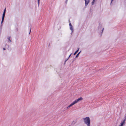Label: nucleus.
<instances>
[{"label":"nucleus","instance_id":"nucleus-11","mask_svg":"<svg viewBox=\"0 0 126 126\" xmlns=\"http://www.w3.org/2000/svg\"><path fill=\"white\" fill-rule=\"evenodd\" d=\"M31 28L30 29V32H29V34H30V32H31Z\"/></svg>","mask_w":126,"mask_h":126},{"label":"nucleus","instance_id":"nucleus-17","mask_svg":"<svg viewBox=\"0 0 126 126\" xmlns=\"http://www.w3.org/2000/svg\"><path fill=\"white\" fill-rule=\"evenodd\" d=\"M94 1H95V0H93V2H94Z\"/></svg>","mask_w":126,"mask_h":126},{"label":"nucleus","instance_id":"nucleus-6","mask_svg":"<svg viewBox=\"0 0 126 126\" xmlns=\"http://www.w3.org/2000/svg\"><path fill=\"white\" fill-rule=\"evenodd\" d=\"M79 50V49H78L74 53V55H75V54H76L78 52Z\"/></svg>","mask_w":126,"mask_h":126},{"label":"nucleus","instance_id":"nucleus-14","mask_svg":"<svg viewBox=\"0 0 126 126\" xmlns=\"http://www.w3.org/2000/svg\"><path fill=\"white\" fill-rule=\"evenodd\" d=\"M3 49L4 50H5V48H3Z\"/></svg>","mask_w":126,"mask_h":126},{"label":"nucleus","instance_id":"nucleus-10","mask_svg":"<svg viewBox=\"0 0 126 126\" xmlns=\"http://www.w3.org/2000/svg\"><path fill=\"white\" fill-rule=\"evenodd\" d=\"M79 56V55L78 54H77L76 56V57H78Z\"/></svg>","mask_w":126,"mask_h":126},{"label":"nucleus","instance_id":"nucleus-15","mask_svg":"<svg viewBox=\"0 0 126 126\" xmlns=\"http://www.w3.org/2000/svg\"><path fill=\"white\" fill-rule=\"evenodd\" d=\"M80 53V52H79L78 53V54L79 55V54Z\"/></svg>","mask_w":126,"mask_h":126},{"label":"nucleus","instance_id":"nucleus-8","mask_svg":"<svg viewBox=\"0 0 126 126\" xmlns=\"http://www.w3.org/2000/svg\"><path fill=\"white\" fill-rule=\"evenodd\" d=\"M38 0V5H39V3H40V0Z\"/></svg>","mask_w":126,"mask_h":126},{"label":"nucleus","instance_id":"nucleus-3","mask_svg":"<svg viewBox=\"0 0 126 126\" xmlns=\"http://www.w3.org/2000/svg\"><path fill=\"white\" fill-rule=\"evenodd\" d=\"M6 8H5V9H4V11L3 12V14L2 18V21H1V23H2L3 22V21H4V17L5 16V12H6Z\"/></svg>","mask_w":126,"mask_h":126},{"label":"nucleus","instance_id":"nucleus-16","mask_svg":"<svg viewBox=\"0 0 126 126\" xmlns=\"http://www.w3.org/2000/svg\"><path fill=\"white\" fill-rule=\"evenodd\" d=\"M113 0H111V3H112V1H113Z\"/></svg>","mask_w":126,"mask_h":126},{"label":"nucleus","instance_id":"nucleus-4","mask_svg":"<svg viewBox=\"0 0 126 126\" xmlns=\"http://www.w3.org/2000/svg\"><path fill=\"white\" fill-rule=\"evenodd\" d=\"M85 5H87L88 3H89L90 0H85Z\"/></svg>","mask_w":126,"mask_h":126},{"label":"nucleus","instance_id":"nucleus-7","mask_svg":"<svg viewBox=\"0 0 126 126\" xmlns=\"http://www.w3.org/2000/svg\"><path fill=\"white\" fill-rule=\"evenodd\" d=\"M70 28L71 30H72L73 28H72V25H71V26H70Z\"/></svg>","mask_w":126,"mask_h":126},{"label":"nucleus","instance_id":"nucleus-18","mask_svg":"<svg viewBox=\"0 0 126 126\" xmlns=\"http://www.w3.org/2000/svg\"><path fill=\"white\" fill-rule=\"evenodd\" d=\"M71 54H70V56H69V57L70 56H71Z\"/></svg>","mask_w":126,"mask_h":126},{"label":"nucleus","instance_id":"nucleus-1","mask_svg":"<svg viewBox=\"0 0 126 126\" xmlns=\"http://www.w3.org/2000/svg\"><path fill=\"white\" fill-rule=\"evenodd\" d=\"M83 99L82 98V97H80L74 101L73 102L71 103L70 105L68 106L67 107V109H69L70 107H71L72 106L74 105L77 102H79V101L82 100Z\"/></svg>","mask_w":126,"mask_h":126},{"label":"nucleus","instance_id":"nucleus-9","mask_svg":"<svg viewBox=\"0 0 126 126\" xmlns=\"http://www.w3.org/2000/svg\"><path fill=\"white\" fill-rule=\"evenodd\" d=\"M8 40H9V41H10V42L11 41V40L10 39V37H9V38H8Z\"/></svg>","mask_w":126,"mask_h":126},{"label":"nucleus","instance_id":"nucleus-2","mask_svg":"<svg viewBox=\"0 0 126 126\" xmlns=\"http://www.w3.org/2000/svg\"><path fill=\"white\" fill-rule=\"evenodd\" d=\"M84 122L87 126H90V119L88 117H86L83 118Z\"/></svg>","mask_w":126,"mask_h":126},{"label":"nucleus","instance_id":"nucleus-19","mask_svg":"<svg viewBox=\"0 0 126 126\" xmlns=\"http://www.w3.org/2000/svg\"><path fill=\"white\" fill-rule=\"evenodd\" d=\"M119 126H122L121 125H119Z\"/></svg>","mask_w":126,"mask_h":126},{"label":"nucleus","instance_id":"nucleus-12","mask_svg":"<svg viewBox=\"0 0 126 126\" xmlns=\"http://www.w3.org/2000/svg\"><path fill=\"white\" fill-rule=\"evenodd\" d=\"M94 2H93V1H92V4H93H93H94Z\"/></svg>","mask_w":126,"mask_h":126},{"label":"nucleus","instance_id":"nucleus-13","mask_svg":"<svg viewBox=\"0 0 126 126\" xmlns=\"http://www.w3.org/2000/svg\"><path fill=\"white\" fill-rule=\"evenodd\" d=\"M69 25H70V26H71V25H72L71 24V23H69Z\"/></svg>","mask_w":126,"mask_h":126},{"label":"nucleus","instance_id":"nucleus-5","mask_svg":"<svg viewBox=\"0 0 126 126\" xmlns=\"http://www.w3.org/2000/svg\"><path fill=\"white\" fill-rule=\"evenodd\" d=\"M125 121H126V118H125L124 120L123 121L121 122L120 123L121 125L122 126H123L124 124L125 123Z\"/></svg>","mask_w":126,"mask_h":126}]
</instances>
